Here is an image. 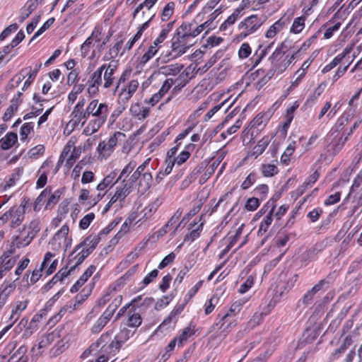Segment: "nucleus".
I'll return each mask as SVG.
<instances>
[{"label": "nucleus", "mask_w": 362, "mask_h": 362, "mask_svg": "<svg viewBox=\"0 0 362 362\" xmlns=\"http://www.w3.org/2000/svg\"><path fill=\"white\" fill-rule=\"evenodd\" d=\"M158 50L156 47L151 45L148 50L140 57L139 65L141 67L144 66L157 54Z\"/></svg>", "instance_id": "44"}, {"label": "nucleus", "mask_w": 362, "mask_h": 362, "mask_svg": "<svg viewBox=\"0 0 362 362\" xmlns=\"http://www.w3.org/2000/svg\"><path fill=\"white\" fill-rule=\"evenodd\" d=\"M132 189V183H128L126 182L125 179H124L122 181L121 185L116 187V191L114 195L110 198L108 203L105 205L103 209V212L105 213L109 211L111 206L117 202H119V206H121L125 198L131 193Z\"/></svg>", "instance_id": "6"}, {"label": "nucleus", "mask_w": 362, "mask_h": 362, "mask_svg": "<svg viewBox=\"0 0 362 362\" xmlns=\"http://www.w3.org/2000/svg\"><path fill=\"white\" fill-rule=\"evenodd\" d=\"M273 45V42H272L269 45L263 47L262 45H259L258 49L256 50L253 56L251 57L250 60L252 63V68H255L261 62L263 58L265 57V56L268 53V50L271 48L272 45Z\"/></svg>", "instance_id": "28"}, {"label": "nucleus", "mask_w": 362, "mask_h": 362, "mask_svg": "<svg viewBox=\"0 0 362 362\" xmlns=\"http://www.w3.org/2000/svg\"><path fill=\"white\" fill-rule=\"evenodd\" d=\"M187 300H185V302H183L182 303L176 305L172 310V311L170 313L169 315L164 319V320L163 321L160 326L167 327L168 328L174 327L178 320V316L183 311L187 304Z\"/></svg>", "instance_id": "17"}, {"label": "nucleus", "mask_w": 362, "mask_h": 362, "mask_svg": "<svg viewBox=\"0 0 362 362\" xmlns=\"http://www.w3.org/2000/svg\"><path fill=\"white\" fill-rule=\"evenodd\" d=\"M263 23V20L257 15H252L246 18L238 25V28L243 30L245 37L256 32Z\"/></svg>", "instance_id": "10"}, {"label": "nucleus", "mask_w": 362, "mask_h": 362, "mask_svg": "<svg viewBox=\"0 0 362 362\" xmlns=\"http://www.w3.org/2000/svg\"><path fill=\"white\" fill-rule=\"evenodd\" d=\"M100 237L97 235H89L86 238L83 240L80 244H78L76 247L71 256L76 252L81 247H85L90 252H93L94 249L96 247L97 245L99 243Z\"/></svg>", "instance_id": "24"}, {"label": "nucleus", "mask_w": 362, "mask_h": 362, "mask_svg": "<svg viewBox=\"0 0 362 362\" xmlns=\"http://www.w3.org/2000/svg\"><path fill=\"white\" fill-rule=\"evenodd\" d=\"M131 335V332L128 329H121L120 332L115 336L114 340L111 344L107 346L104 351H107V349H110L111 352L114 354L118 351L122 345L127 341Z\"/></svg>", "instance_id": "16"}, {"label": "nucleus", "mask_w": 362, "mask_h": 362, "mask_svg": "<svg viewBox=\"0 0 362 362\" xmlns=\"http://www.w3.org/2000/svg\"><path fill=\"white\" fill-rule=\"evenodd\" d=\"M153 177L151 173L144 174L139 180V191L145 193L151 186Z\"/></svg>", "instance_id": "42"}, {"label": "nucleus", "mask_w": 362, "mask_h": 362, "mask_svg": "<svg viewBox=\"0 0 362 362\" xmlns=\"http://www.w3.org/2000/svg\"><path fill=\"white\" fill-rule=\"evenodd\" d=\"M129 110L134 117L144 120L149 115L151 107L140 103H135L131 105Z\"/></svg>", "instance_id": "18"}, {"label": "nucleus", "mask_w": 362, "mask_h": 362, "mask_svg": "<svg viewBox=\"0 0 362 362\" xmlns=\"http://www.w3.org/2000/svg\"><path fill=\"white\" fill-rule=\"evenodd\" d=\"M137 163L135 160H131L129 163L122 169L119 175L117 177V179L119 180L123 177H128L129 175L136 168Z\"/></svg>", "instance_id": "56"}, {"label": "nucleus", "mask_w": 362, "mask_h": 362, "mask_svg": "<svg viewBox=\"0 0 362 362\" xmlns=\"http://www.w3.org/2000/svg\"><path fill=\"white\" fill-rule=\"evenodd\" d=\"M101 31L99 28H95L90 35L87 37L84 42L81 45V55L82 57H86L90 53L93 47V42L100 41Z\"/></svg>", "instance_id": "14"}, {"label": "nucleus", "mask_w": 362, "mask_h": 362, "mask_svg": "<svg viewBox=\"0 0 362 362\" xmlns=\"http://www.w3.org/2000/svg\"><path fill=\"white\" fill-rule=\"evenodd\" d=\"M102 72L99 68H98L90 76L88 81V83L100 86L103 83Z\"/></svg>", "instance_id": "54"}, {"label": "nucleus", "mask_w": 362, "mask_h": 362, "mask_svg": "<svg viewBox=\"0 0 362 362\" xmlns=\"http://www.w3.org/2000/svg\"><path fill=\"white\" fill-rule=\"evenodd\" d=\"M5 280L0 286V309L6 303L8 297L14 292L16 288V281Z\"/></svg>", "instance_id": "15"}, {"label": "nucleus", "mask_w": 362, "mask_h": 362, "mask_svg": "<svg viewBox=\"0 0 362 362\" xmlns=\"http://www.w3.org/2000/svg\"><path fill=\"white\" fill-rule=\"evenodd\" d=\"M95 214L93 213H89L84 216L79 221V228L85 230L88 228L90 223L94 220Z\"/></svg>", "instance_id": "59"}, {"label": "nucleus", "mask_w": 362, "mask_h": 362, "mask_svg": "<svg viewBox=\"0 0 362 362\" xmlns=\"http://www.w3.org/2000/svg\"><path fill=\"white\" fill-rule=\"evenodd\" d=\"M294 59L295 54H293L290 57L284 56V54L281 53L280 49L276 48L269 57L272 66L267 74L262 78L259 83L265 84L274 75H279L282 74Z\"/></svg>", "instance_id": "2"}, {"label": "nucleus", "mask_w": 362, "mask_h": 362, "mask_svg": "<svg viewBox=\"0 0 362 362\" xmlns=\"http://www.w3.org/2000/svg\"><path fill=\"white\" fill-rule=\"evenodd\" d=\"M194 329L195 325L192 323H189L187 327L183 329L181 334L177 338L178 339L179 346H182L183 343L187 341V339L194 334Z\"/></svg>", "instance_id": "43"}, {"label": "nucleus", "mask_w": 362, "mask_h": 362, "mask_svg": "<svg viewBox=\"0 0 362 362\" xmlns=\"http://www.w3.org/2000/svg\"><path fill=\"white\" fill-rule=\"evenodd\" d=\"M261 171L264 177H272L278 173V168L273 164H263L261 166Z\"/></svg>", "instance_id": "51"}, {"label": "nucleus", "mask_w": 362, "mask_h": 362, "mask_svg": "<svg viewBox=\"0 0 362 362\" xmlns=\"http://www.w3.org/2000/svg\"><path fill=\"white\" fill-rule=\"evenodd\" d=\"M124 136V134L116 132L110 136L107 141H103L100 142L97 148L99 155L105 158L109 157L117 146L118 140H122Z\"/></svg>", "instance_id": "7"}, {"label": "nucleus", "mask_w": 362, "mask_h": 362, "mask_svg": "<svg viewBox=\"0 0 362 362\" xmlns=\"http://www.w3.org/2000/svg\"><path fill=\"white\" fill-rule=\"evenodd\" d=\"M157 1L158 0H145L135 8L133 13V18H135L139 11L144 8H146L147 10H150Z\"/></svg>", "instance_id": "58"}, {"label": "nucleus", "mask_w": 362, "mask_h": 362, "mask_svg": "<svg viewBox=\"0 0 362 362\" xmlns=\"http://www.w3.org/2000/svg\"><path fill=\"white\" fill-rule=\"evenodd\" d=\"M259 201L258 198L252 197L249 198L245 205V208L250 211H255L259 206Z\"/></svg>", "instance_id": "64"}, {"label": "nucleus", "mask_w": 362, "mask_h": 362, "mask_svg": "<svg viewBox=\"0 0 362 362\" xmlns=\"http://www.w3.org/2000/svg\"><path fill=\"white\" fill-rule=\"evenodd\" d=\"M117 173L116 170L110 172L106 175L103 180L97 185L96 189L98 191H104L106 189H110L114 186L119 180L117 177Z\"/></svg>", "instance_id": "21"}, {"label": "nucleus", "mask_w": 362, "mask_h": 362, "mask_svg": "<svg viewBox=\"0 0 362 362\" xmlns=\"http://www.w3.org/2000/svg\"><path fill=\"white\" fill-rule=\"evenodd\" d=\"M269 142L270 139L269 136H264L252 148V155L255 156V158L258 157L265 151Z\"/></svg>", "instance_id": "41"}, {"label": "nucleus", "mask_w": 362, "mask_h": 362, "mask_svg": "<svg viewBox=\"0 0 362 362\" xmlns=\"http://www.w3.org/2000/svg\"><path fill=\"white\" fill-rule=\"evenodd\" d=\"M183 65L182 64H170L165 66H162L160 68V71L161 74L168 76H175L180 73V71L182 69Z\"/></svg>", "instance_id": "36"}, {"label": "nucleus", "mask_w": 362, "mask_h": 362, "mask_svg": "<svg viewBox=\"0 0 362 362\" xmlns=\"http://www.w3.org/2000/svg\"><path fill=\"white\" fill-rule=\"evenodd\" d=\"M15 103V101H11V105L6 110L3 115L2 119L4 121H8L12 117L13 115L18 110V105H17V103Z\"/></svg>", "instance_id": "55"}, {"label": "nucleus", "mask_w": 362, "mask_h": 362, "mask_svg": "<svg viewBox=\"0 0 362 362\" xmlns=\"http://www.w3.org/2000/svg\"><path fill=\"white\" fill-rule=\"evenodd\" d=\"M305 17L300 16L293 20L290 32L294 34L300 33L305 28Z\"/></svg>", "instance_id": "46"}, {"label": "nucleus", "mask_w": 362, "mask_h": 362, "mask_svg": "<svg viewBox=\"0 0 362 362\" xmlns=\"http://www.w3.org/2000/svg\"><path fill=\"white\" fill-rule=\"evenodd\" d=\"M92 112L93 110H91L90 106L89 104L87 105L86 110L81 112L80 115H78L76 119V122L78 123H81L82 125L85 124V122L87 121V119L91 116L92 117Z\"/></svg>", "instance_id": "57"}, {"label": "nucleus", "mask_w": 362, "mask_h": 362, "mask_svg": "<svg viewBox=\"0 0 362 362\" xmlns=\"http://www.w3.org/2000/svg\"><path fill=\"white\" fill-rule=\"evenodd\" d=\"M17 141V134L14 132H8L0 139V148L4 151L8 150L12 148Z\"/></svg>", "instance_id": "29"}, {"label": "nucleus", "mask_w": 362, "mask_h": 362, "mask_svg": "<svg viewBox=\"0 0 362 362\" xmlns=\"http://www.w3.org/2000/svg\"><path fill=\"white\" fill-rule=\"evenodd\" d=\"M82 152L81 146H75L74 142L71 140L69 141L64 146L57 162L55 172H57L62 166L65 160V166L69 169L71 168L76 160L79 158Z\"/></svg>", "instance_id": "4"}, {"label": "nucleus", "mask_w": 362, "mask_h": 362, "mask_svg": "<svg viewBox=\"0 0 362 362\" xmlns=\"http://www.w3.org/2000/svg\"><path fill=\"white\" fill-rule=\"evenodd\" d=\"M112 316L104 311L102 315L96 320L91 327V332L93 334L99 333L103 327L107 324L111 319Z\"/></svg>", "instance_id": "33"}, {"label": "nucleus", "mask_w": 362, "mask_h": 362, "mask_svg": "<svg viewBox=\"0 0 362 362\" xmlns=\"http://www.w3.org/2000/svg\"><path fill=\"white\" fill-rule=\"evenodd\" d=\"M177 37L173 39L171 45V52L170 55L172 58H177L185 54L192 44L188 43V39L190 37L185 30H181L180 28L177 31Z\"/></svg>", "instance_id": "5"}, {"label": "nucleus", "mask_w": 362, "mask_h": 362, "mask_svg": "<svg viewBox=\"0 0 362 362\" xmlns=\"http://www.w3.org/2000/svg\"><path fill=\"white\" fill-rule=\"evenodd\" d=\"M11 252H7L3 254L0 257V267L2 268L5 272L9 271L16 262V257H11Z\"/></svg>", "instance_id": "35"}, {"label": "nucleus", "mask_w": 362, "mask_h": 362, "mask_svg": "<svg viewBox=\"0 0 362 362\" xmlns=\"http://www.w3.org/2000/svg\"><path fill=\"white\" fill-rule=\"evenodd\" d=\"M243 9L242 7H238L235 9L233 13L221 25L219 30L221 31H225L228 27L233 25L236 21L241 17Z\"/></svg>", "instance_id": "31"}, {"label": "nucleus", "mask_w": 362, "mask_h": 362, "mask_svg": "<svg viewBox=\"0 0 362 362\" xmlns=\"http://www.w3.org/2000/svg\"><path fill=\"white\" fill-rule=\"evenodd\" d=\"M139 87V82L137 79H131L124 83L122 88L117 90L119 99L125 103L129 100Z\"/></svg>", "instance_id": "11"}, {"label": "nucleus", "mask_w": 362, "mask_h": 362, "mask_svg": "<svg viewBox=\"0 0 362 362\" xmlns=\"http://www.w3.org/2000/svg\"><path fill=\"white\" fill-rule=\"evenodd\" d=\"M28 300H18L16 303V305L13 306L11 314L9 317V321L11 322V325H13V324L18 320L22 312L25 310L28 306Z\"/></svg>", "instance_id": "22"}, {"label": "nucleus", "mask_w": 362, "mask_h": 362, "mask_svg": "<svg viewBox=\"0 0 362 362\" xmlns=\"http://www.w3.org/2000/svg\"><path fill=\"white\" fill-rule=\"evenodd\" d=\"M196 24V23H183L180 25V29H181V30H185L190 37H195L205 30V34H207L215 27L209 19L199 25L194 26Z\"/></svg>", "instance_id": "9"}, {"label": "nucleus", "mask_w": 362, "mask_h": 362, "mask_svg": "<svg viewBox=\"0 0 362 362\" xmlns=\"http://www.w3.org/2000/svg\"><path fill=\"white\" fill-rule=\"evenodd\" d=\"M252 52L250 45L247 42L243 43L238 51V56L240 59H245L248 57Z\"/></svg>", "instance_id": "63"}, {"label": "nucleus", "mask_w": 362, "mask_h": 362, "mask_svg": "<svg viewBox=\"0 0 362 362\" xmlns=\"http://www.w3.org/2000/svg\"><path fill=\"white\" fill-rule=\"evenodd\" d=\"M247 301V298H243L233 302L231 304L228 311L221 317V321L218 323L216 324L214 326L218 327L220 325L219 328L221 329L222 327H223L226 322H227V319L229 317L234 316L238 313H240V311L241 310L243 305L246 303Z\"/></svg>", "instance_id": "13"}, {"label": "nucleus", "mask_w": 362, "mask_h": 362, "mask_svg": "<svg viewBox=\"0 0 362 362\" xmlns=\"http://www.w3.org/2000/svg\"><path fill=\"white\" fill-rule=\"evenodd\" d=\"M95 267L94 265L89 266L81 277L76 281V282L71 286L70 291L74 293L86 282L89 277L92 276L93 272L95 271Z\"/></svg>", "instance_id": "26"}, {"label": "nucleus", "mask_w": 362, "mask_h": 362, "mask_svg": "<svg viewBox=\"0 0 362 362\" xmlns=\"http://www.w3.org/2000/svg\"><path fill=\"white\" fill-rule=\"evenodd\" d=\"M117 62L112 61L108 64H103L99 67L102 73L105 71L103 76L104 88H109L112 85L115 80L114 74L117 69Z\"/></svg>", "instance_id": "12"}, {"label": "nucleus", "mask_w": 362, "mask_h": 362, "mask_svg": "<svg viewBox=\"0 0 362 362\" xmlns=\"http://www.w3.org/2000/svg\"><path fill=\"white\" fill-rule=\"evenodd\" d=\"M123 42L122 40L116 42L109 50L104 54L103 57V61H114V59L118 56L119 50L122 48Z\"/></svg>", "instance_id": "38"}, {"label": "nucleus", "mask_w": 362, "mask_h": 362, "mask_svg": "<svg viewBox=\"0 0 362 362\" xmlns=\"http://www.w3.org/2000/svg\"><path fill=\"white\" fill-rule=\"evenodd\" d=\"M24 218V207L19 206L11 208V227L18 226Z\"/></svg>", "instance_id": "32"}, {"label": "nucleus", "mask_w": 362, "mask_h": 362, "mask_svg": "<svg viewBox=\"0 0 362 362\" xmlns=\"http://www.w3.org/2000/svg\"><path fill=\"white\" fill-rule=\"evenodd\" d=\"M153 301L151 298L146 297L144 299L142 296H139L134 298L132 302L128 305V317L127 325L131 327H138L142 322L141 313L142 306H148Z\"/></svg>", "instance_id": "3"}, {"label": "nucleus", "mask_w": 362, "mask_h": 362, "mask_svg": "<svg viewBox=\"0 0 362 362\" xmlns=\"http://www.w3.org/2000/svg\"><path fill=\"white\" fill-rule=\"evenodd\" d=\"M161 204L162 199L160 198H156L154 201L146 206L141 211L142 216L139 219V221L151 219L159 206L161 205Z\"/></svg>", "instance_id": "20"}, {"label": "nucleus", "mask_w": 362, "mask_h": 362, "mask_svg": "<svg viewBox=\"0 0 362 362\" xmlns=\"http://www.w3.org/2000/svg\"><path fill=\"white\" fill-rule=\"evenodd\" d=\"M274 305L275 303L271 301L268 304L267 307L264 309L263 311L255 313V314L253 315V316L248 322L250 326L253 327L259 325L264 318V317L270 313L271 310L274 307Z\"/></svg>", "instance_id": "23"}, {"label": "nucleus", "mask_w": 362, "mask_h": 362, "mask_svg": "<svg viewBox=\"0 0 362 362\" xmlns=\"http://www.w3.org/2000/svg\"><path fill=\"white\" fill-rule=\"evenodd\" d=\"M351 47H346L344 49L342 52L339 54L337 56H336L331 62L325 65L323 69H322V72L323 74H325L327 72H329L332 69H333L334 67H336L337 65H339L343 59L345 58V57L349 54L351 52Z\"/></svg>", "instance_id": "25"}, {"label": "nucleus", "mask_w": 362, "mask_h": 362, "mask_svg": "<svg viewBox=\"0 0 362 362\" xmlns=\"http://www.w3.org/2000/svg\"><path fill=\"white\" fill-rule=\"evenodd\" d=\"M285 25L286 23L281 18L279 19L269 28L265 33V37L267 38H273L284 28Z\"/></svg>", "instance_id": "39"}, {"label": "nucleus", "mask_w": 362, "mask_h": 362, "mask_svg": "<svg viewBox=\"0 0 362 362\" xmlns=\"http://www.w3.org/2000/svg\"><path fill=\"white\" fill-rule=\"evenodd\" d=\"M353 344V339L351 336H346L339 346L330 355V360L334 361L340 358L345 351L349 349Z\"/></svg>", "instance_id": "27"}, {"label": "nucleus", "mask_w": 362, "mask_h": 362, "mask_svg": "<svg viewBox=\"0 0 362 362\" xmlns=\"http://www.w3.org/2000/svg\"><path fill=\"white\" fill-rule=\"evenodd\" d=\"M257 180V175L255 173H250L241 184L243 189H249Z\"/></svg>", "instance_id": "61"}, {"label": "nucleus", "mask_w": 362, "mask_h": 362, "mask_svg": "<svg viewBox=\"0 0 362 362\" xmlns=\"http://www.w3.org/2000/svg\"><path fill=\"white\" fill-rule=\"evenodd\" d=\"M42 66V64L39 63L35 65V67L34 69H32L30 68L29 73L28 74V78L24 82L23 86L22 88V91H24L25 89H27L30 84L33 82L37 72L40 69Z\"/></svg>", "instance_id": "47"}, {"label": "nucleus", "mask_w": 362, "mask_h": 362, "mask_svg": "<svg viewBox=\"0 0 362 362\" xmlns=\"http://www.w3.org/2000/svg\"><path fill=\"white\" fill-rule=\"evenodd\" d=\"M109 334L107 332L106 334L102 335L100 338L94 344H93L90 346V349L85 351L83 354L82 357H85L88 353H90L91 351H97L98 349L101 346L102 349L105 347V343L106 342V339L109 337Z\"/></svg>", "instance_id": "45"}, {"label": "nucleus", "mask_w": 362, "mask_h": 362, "mask_svg": "<svg viewBox=\"0 0 362 362\" xmlns=\"http://www.w3.org/2000/svg\"><path fill=\"white\" fill-rule=\"evenodd\" d=\"M69 226L64 224L55 233L52 240L49 242L52 250L58 251L63 248H66L70 244V240L68 239Z\"/></svg>", "instance_id": "8"}, {"label": "nucleus", "mask_w": 362, "mask_h": 362, "mask_svg": "<svg viewBox=\"0 0 362 362\" xmlns=\"http://www.w3.org/2000/svg\"><path fill=\"white\" fill-rule=\"evenodd\" d=\"M28 349L25 346H21L8 358L7 362H27L26 356Z\"/></svg>", "instance_id": "34"}, {"label": "nucleus", "mask_w": 362, "mask_h": 362, "mask_svg": "<svg viewBox=\"0 0 362 362\" xmlns=\"http://www.w3.org/2000/svg\"><path fill=\"white\" fill-rule=\"evenodd\" d=\"M190 156L189 151L184 150L180 153V154L172 159V161L175 165H181L182 163L186 162Z\"/></svg>", "instance_id": "60"}, {"label": "nucleus", "mask_w": 362, "mask_h": 362, "mask_svg": "<svg viewBox=\"0 0 362 362\" xmlns=\"http://www.w3.org/2000/svg\"><path fill=\"white\" fill-rule=\"evenodd\" d=\"M34 123L26 122L24 123L20 129V140L25 142L28 139V136L33 131Z\"/></svg>", "instance_id": "48"}, {"label": "nucleus", "mask_w": 362, "mask_h": 362, "mask_svg": "<svg viewBox=\"0 0 362 362\" xmlns=\"http://www.w3.org/2000/svg\"><path fill=\"white\" fill-rule=\"evenodd\" d=\"M93 110L92 117L83 129V134L87 136L97 132L105 123L109 115L110 107L105 103H99L98 99H93L89 103Z\"/></svg>", "instance_id": "1"}, {"label": "nucleus", "mask_w": 362, "mask_h": 362, "mask_svg": "<svg viewBox=\"0 0 362 362\" xmlns=\"http://www.w3.org/2000/svg\"><path fill=\"white\" fill-rule=\"evenodd\" d=\"M46 167H49V163L47 162H44L43 164L42 165L41 168L39 169L38 170V173H40L37 180V182H36V185H37V188H42L47 183V172L46 171H42V170L46 168Z\"/></svg>", "instance_id": "49"}, {"label": "nucleus", "mask_w": 362, "mask_h": 362, "mask_svg": "<svg viewBox=\"0 0 362 362\" xmlns=\"http://www.w3.org/2000/svg\"><path fill=\"white\" fill-rule=\"evenodd\" d=\"M34 238L33 235L25 228L20 231L19 234L15 237L12 244L18 248L28 245Z\"/></svg>", "instance_id": "19"}, {"label": "nucleus", "mask_w": 362, "mask_h": 362, "mask_svg": "<svg viewBox=\"0 0 362 362\" xmlns=\"http://www.w3.org/2000/svg\"><path fill=\"white\" fill-rule=\"evenodd\" d=\"M122 301V296L119 295L115 298V299L112 301V303L109 305L107 309L105 310L107 313H109L110 316L112 317L115 310L120 305Z\"/></svg>", "instance_id": "52"}, {"label": "nucleus", "mask_w": 362, "mask_h": 362, "mask_svg": "<svg viewBox=\"0 0 362 362\" xmlns=\"http://www.w3.org/2000/svg\"><path fill=\"white\" fill-rule=\"evenodd\" d=\"M348 137L346 136L344 137L341 136L339 138L332 142L331 147L333 149L334 153H337L341 151Z\"/></svg>", "instance_id": "62"}, {"label": "nucleus", "mask_w": 362, "mask_h": 362, "mask_svg": "<svg viewBox=\"0 0 362 362\" xmlns=\"http://www.w3.org/2000/svg\"><path fill=\"white\" fill-rule=\"evenodd\" d=\"M195 225H197L196 223H190L189 225V229H192V231L185 236L184 242L192 243L194 240H195L197 238L199 237L200 232L203 229V223H200L196 228L192 229Z\"/></svg>", "instance_id": "40"}, {"label": "nucleus", "mask_w": 362, "mask_h": 362, "mask_svg": "<svg viewBox=\"0 0 362 362\" xmlns=\"http://www.w3.org/2000/svg\"><path fill=\"white\" fill-rule=\"evenodd\" d=\"M175 4L173 1L168 2L163 8L161 13L163 21H168L174 13Z\"/></svg>", "instance_id": "50"}, {"label": "nucleus", "mask_w": 362, "mask_h": 362, "mask_svg": "<svg viewBox=\"0 0 362 362\" xmlns=\"http://www.w3.org/2000/svg\"><path fill=\"white\" fill-rule=\"evenodd\" d=\"M318 178L319 173L317 171H315L306 179L302 185L296 189L298 195H302L308 188L310 187L317 180Z\"/></svg>", "instance_id": "37"}, {"label": "nucleus", "mask_w": 362, "mask_h": 362, "mask_svg": "<svg viewBox=\"0 0 362 362\" xmlns=\"http://www.w3.org/2000/svg\"><path fill=\"white\" fill-rule=\"evenodd\" d=\"M275 206H273L269 213L263 218L257 231L258 236H262L267 230L273 221V214Z\"/></svg>", "instance_id": "30"}, {"label": "nucleus", "mask_w": 362, "mask_h": 362, "mask_svg": "<svg viewBox=\"0 0 362 362\" xmlns=\"http://www.w3.org/2000/svg\"><path fill=\"white\" fill-rule=\"evenodd\" d=\"M255 283V276L252 275H250L247 276L246 280L240 285L238 291L240 293H245L247 292L254 285Z\"/></svg>", "instance_id": "53"}]
</instances>
